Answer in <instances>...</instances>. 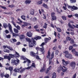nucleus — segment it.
<instances>
[{
  "instance_id": "dca6fc26",
  "label": "nucleus",
  "mask_w": 78,
  "mask_h": 78,
  "mask_svg": "<svg viewBox=\"0 0 78 78\" xmlns=\"http://www.w3.org/2000/svg\"><path fill=\"white\" fill-rule=\"evenodd\" d=\"M31 2V1L30 0H26L25 1V3L27 4H30Z\"/></svg>"
},
{
  "instance_id": "603ef678",
  "label": "nucleus",
  "mask_w": 78,
  "mask_h": 78,
  "mask_svg": "<svg viewBox=\"0 0 78 78\" xmlns=\"http://www.w3.org/2000/svg\"><path fill=\"white\" fill-rule=\"evenodd\" d=\"M76 74L75 73L73 76V78H76Z\"/></svg>"
},
{
  "instance_id": "4468645a",
  "label": "nucleus",
  "mask_w": 78,
  "mask_h": 78,
  "mask_svg": "<svg viewBox=\"0 0 78 78\" xmlns=\"http://www.w3.org/2000/svg\"><path fill=\"white\" fill-rule=\"evenodd\" d=\"M30 14L31 15H34V10L31 9L30 10Z\"/></svg>"
},
{
  "instance_id": "6ab92c4d",
  "label": "nucleus",
  "mask_w": 78,
  "mask_h": 78,
  "mask_svg": "<svg viewBox=\"0 0 78 78\" xmlns=\"http://www.w3.org/2000/svg\"><path fill=\"white\" fill-rule=\"evenodd\" d=\"M25 70V68L23 69L22 68L20 70V73H23Z\"/></svg>"
},
{
  "instance_id": "37998d69",
  "label": "nucleus",
  "mask_w": 78,
  "mask_h": 78,
  "mask_svg": "<svg viewBox=\"0 0 78 78\" xmlns=\"http://www.w3.org/2000/svg\"><path fill=\"white\" fill-rule=\"evenodd\" d=\"M69 41H70V42L71 44H74V43H75L74 41H73V40H69Z\"/></svg>"
},
{
  "instance_id": "1a4fd4ad",
  "label": "nucleus",
  "mask_w": 78,
  "mask_h": 78,
  "mask_svg": "<svg viewBox=\"0 0 78 78\" xmlns=\"http://www.w3.org/2000/svg\"><path fill=\"white\" fill-rule=\"evenodd\" d=\"M70 66L72 69H75V66H76V64H75V62H71Z\"/></svg>"
},
{
  "instance_id": "f03ea898",
  "label": "nucleus",
  "mask_w": 78,
  "mask_h": 78,
  "mask_svg": "<svg viewBox=\"0 0 78 78\" xmlns=\"http://www.w3.org/2000/svg\"><path fill=\"white\" fill-rule=\"evenodd\" d=\"M26 41L29 43V46L30 47H33L34 45H36V41L34 39H26Z\"/></svg>"
},
{
  "instance_id": "de8ad7c7",
  "label": "nucleus",
  "mask_w": 78,
  "mask_h": 78,
  "mask_svg": "<svg viewBox=\"0 0 78 78\" xmlns=\"http://www.w3.org/2000/svg\"><path fill=\"white\" fill-rule=\"evenodd\" d=\"M0 7L2 8V9H6V7H4L3 6H0Z\"/></svg>"
},
{
  "instance_id": "9d476101",
  "label": "nucleus",
  "mask_w": 78,
  "mask_h": 78,
  "mask_svg": "<svg viewBox=\"0 0 78 78\" xmlns=\"http://www.w3.org/2000/svg\"><path fill=\"white\" fill-rule=\"evenodd\" d=\"M55 12H52L51 13V16L52 20H55L56 19V17L55 15Z\"/></svg>"
},
{
  "instance_id": "0eeeda50",
  "label": "nucleus",
  "mask_w": 78,
  "mask_h": 78,
  "mask_svg": "<svg viewBox=\"0 0 78 78\" xmlns=\"http://www.w3.org/2000/svg\"><path fill=\"white\" fill-rule=\"evenodd\" d=\"M45 45V43L43 42L40 45V47H41L42 48H40V51L41 52H42V53H44V45Z\"/></svg>"
},
{
  "instance_id": "338daca9",
  "label": "nucleus",
  "mask_w": 78,
  "mask_h": 78,
  "mask_svg": "<svg viewBox=\"0 0 78 78\" xmlns=\"http://www.w3.org/2000/svg\"><path fill=\"white\" fill-rule=\"evenodd\" d=\"M22 51L25 52V51H26V49L25 48H23Z\"/></svg>"
},
{
  "instance_id": "c9c22d12",
  "label": "nucleus",
  "mask_w": 78,
  "mask_h": 78,
  "mask_svg": "<svg viewBox=\"0 0 78 78\" xmlns=\"http://www.w3.org/2000/svg\"><path fill=\"white\" fill-rule=\"evenodd\" d=\"M15 55L16 56V57H17L18 58V57H19V53H17V52H15Z\"/></svg>"
},
{
  "instance_id": "3c124183",
  "label": "nucleus",
  "mask_w": 78,
  "mask_h": 78,
  "mask_svg": "<svg viewBox=\"0 0 78 78\" xmlns=\"http://www.w3.org/2000/svg\"><path fill=\"white\" fill-rule=\"evenodd\" d=\"M65 54H69V52L67 51H66L63 52Z\"/></svg>"
},
{
  "instance_id": "09e8293b",
  "label": "nucleus",
  "mask_w": 78,
  "mask_h": 78,
  "mask_svg": "<svg viewBox=\"0 0 78 78\" xmlns=\"http://www.w3.org/2000/svg\"><path fill=\"white\" fill-rule=\"evenodd\" d=\"M37 3H39V5H41L42 3V1H38L37 2Z\"/></svg>"
},
{
  "instance_id": "412c9836",
  "label": "nucleus",
  "mask_w": 78,
  "mask_h": 78,
  "mask_svg": "<svg viewBox=\"0 0 78 78\" xmlns=\"http://www.w3.org/2000/svg\"><path fill=\"white\" fill-rule=\"evenodd\" d=\"M51 69V66H50L49 67V68L47 69V70L46 72V73H47L48 72L49 70Z\"/></svg>"
},
{
  "instance_id": "c85d7f7f",
  "label": "nucleus",
  "mask_w": 78,
  "mask_h": 78,
  "mask_svg": "<svg viewBox=\"0 0 78 78\" xmlns=\"http://www.w3.org/2000/svg\"><path fill=\"white\" fill-rule=\"evenodd\" d=\"M3 26L5 29L6 28H7V27H8V25H7V24H6V23H4Z\"/></svg>"
},
{
  "instance_id": "79ce46f5",
  "label": "nucleus",
  "mask_w": 78,
  "mask_h": 78,
  "mask_svg": "<svg viewBox=\"0 0 78 78\" xmlns=\"http://www.w3.org/2000/svg\"><path fill=\"white\" fill-rule=\"evenodd\" d=\"M4 76L5 78H9V75L8 74L4 75Z\"/></svg>"
},
{
  "instance_id": "49530a36",
  "label": "nucleus",
  "mask_w": 78,
  "mask_h": 78,
  "mask_svg": "<svg viewBox=\"0 0 78 78\" xmlns=\"http://www.w3.org/2000/svg\"><path fill=\"white\" fill-rule=\"evenodd\" d=\"M58 53H59V51L58 50H56L55 51V54H56V55H58Z\"/></svg>"
},
{
  "instance_id": "6e6552de",
  "label": "nucleus",
  "mask_w": 78,
  "mask_h": 78,
  "mask_svg": "<svg viewBox=\"0 0 78 78\" xmlns=\"http://www.w3.org/2000/svg\"><path fill=\"white\" fill-rule=\"evenodd\" d=\"M67 6L68 8H71V9H73V10H76L78 9L77 7L75 6L74 5H73V6H72L70 5H68Z\"/></svg>"
},
{
  "instance_id": "7c9ffc66",
  "label": "nucleus",
  "mask_w": 78,
  "mask_h": 78,
  "mask_svg": "<svg viewBox=\"0 0 78 78\" xmlns=\"http://www.w3.org/2000/svg\"><path fill=\"white\" fill-rule=\"evenodd\" d=\"M56 28L58 31V32H61V31H62L61 29H60V28L59 27H56Z\"/></svg>"
},
{
  "instance_id": "5fc2aeb1",
  "label": "nucleus",
  "mask_w": 78,
  "mask_h": 78,
  "mask_svg": "<svg viewBox=\"0 0 78 78\" xmlns=\"http://www.w3.org/2000/svg\"><path fill=\"white\" fill-rule=\"evenodd\" d=\"M5 32V33L6 34H8V33H9V31L8 30H6Z\"/></svg>"
},
{
  "instance_id": "a18cd8bd",
  "label": "nucleus",
  "mask_w": 78,
  "mask_h": 78,
  "mask_svg": "<svg viewBox=\"0 0 78 78\" xmlns=\"http://www.w3.org/2000/svg\"><path fill=\"white\" fill-rule=\"evenodd\" d=\"M16 27V28L18 30H20V27L19 26H17Z\"/></svg>"
},
{
  "instance_id": "423d86ee",
  "label": "nucleus",
  "mask_w": 78,
  "mask_h": 78,
  "mask_svg": "<svg viewBox=\"0 0 78 78\" xmlns=\"http://www.w3.org/2000/svg\"><path fill=\"white\" fill-rule=\"evenodd\" d=\"M11 63L12 65H16V66L19 64V60L17 59L16 60H12Z\"/></svg>"
},
{
  "instance_id": "864d4df0",
  "label": "nucleus",
  "mask_w": 78,
  "mask_h": 78,
  "mask_svg": "<svg viewBox=\"0 0 78 78\" xmlns=\"http://www.w3.org/2000/svg\"><path fill=\"white\" fill-rule=\"evenodd\" d=\"M33 22H35V21H36V20H37V18L36 17H34V18H33Z\"/></svg>"
},
{
  "instance_id": "6e6d98bb",
  "label": "nucleus",
  "mask_w": 78,
  "mask_h": 78,
  "mask_svg": "<svg viewBox=\"0 0 78 78\" xmlns=\"http://www.w3.org/2000/svg\"><path fill=\"white\" fill-rule=\"evenodd\" d=\"M72 48H73V47H72V46H70L69 47V49L70 50H71L72 49Z\"/></svg>"
},
{
  "instance_id": "4c0bfd02",
  "label": "nucleus",
  "mask_w": 78,
  "mask_h": 78,
  "mask_svg": "<svg viewBox=\"0 0 78 78\" xmlns=\"http://www.w3.org/2000/svg\"><path fill=\"white\" fill-rule=\"evenodd\" d=\"M21 18L22 19H23V20H25V16H21Z\"/></svg>"
},
{
  "instance_id": "2eb2a0df",
  "label": "nucleus",
  "mask_w": 78,
  "mask_h": 78,
  "mask_svg": "<svg viewBox=\"0 0 78 78\" xmlns=\"http://www.w3.org/2000/svg\"><path fill=\"white\" fill-rule=\"evenodd\" d=\"M4 59H8V60L10 61L11 60V58L9 56L5 55L4 56Z\"/></svg>"
},
{
  "instance_id": "ea45409f",
  "label": "nucleus",
  "mask_w": 78,
  "mask_h": 78,
  "mask_svg": "<svg viewBox=\"0 0 78 78\" xmlns=\"http://www.w3.org/2000/svg\"><path fill=\"white\" fill-rule=\"evenodd\" d=\"M11 23H12V24L14 26V27H16V23H14V21H12L11 22Z\"/></svg>"
},
{
  "instance_id": "5701e85b",
  "label": "nucleus",
  "mask_w": 78,
  "mask_h": 78,
  "mask_svg": "<svg viewBox=\"0 0 78 78\" xmlns=\"http://www.w3.org/2000/svg\"><path fill=\"white\" fill-rule=\"evenodd\" d=\"M43 6L44 7V8H45L47 9H48V5H47L46 4H45V3L43 4Z\"/></svg>"
},
{
  "instance_id": "4be33fe9",
  "label": "nucleus",
  "mask_w": 78,
  "mask_h": 78,
  "mask_svg": "<svg viewBox=\"0 0 78 78\" xmlns=\"http://www.w3.org/2000/svg\"><path fill=\"white\" fill-rule=\"evenodd\" d=\"M30 55H31V56H34V57L36 56V55H36V54L34 53L33 52H31L30 53Z\"/></svg>"
},
{
  "instance_id": "b1692460",
  "label": "nucleus",
  "mask_w": 78,
  "mask_h": 78,
  "mask_svg": "<svg viewBox=\"0 0 78 78\" xmlns=\"http://www.w3.org/2000/svg\"><path fill=\"white\" fill-rule=\"evenodd\" d=\"M27 25H28V23L26 22H24V24L22 25V27H24L27 26Z\"/></svg>"
},
{
  "instance_id": "9b49d317",
  "label": "nucleus",
  "mask_w": 78,
  "mask_h": 78,
  "mask_svg": "<svg viewBox=\"0 0 78 78\" xmlns=\"http://www.w3.org/2000/svg\"><path fill=\"white\" fill-rule=\"evenodd\" d=\"M65 56L66 58H69L70 59L72 58V55L70 54H66Z\"/></svg>"
},
{
  "instance_id": "58836bf2",
  "label": "nucleus",
  "mask_w": 78,
  "mask_h": 78,
  "mask_svg": "<svg viewBox=\"0 0 78 78\" xmlns=\"http://www.w3.org/2000/svg\"><path fill=\"white\" fill-rule=\"evenodd\" d=\"M62 17L64 20H67V18H66V17L65 16H62Z\"/></svg>"
},
{
  "instance_id": "052dcab7",
  "label": "nucleus",
  "mask_w": 78,
  "mask_h": 78,
  "mask_svg": "<svg viewBox=\"0 0 78 78\" xmlns=\"http://www.w3.org/2000/svg\"><path fill=\"white\" fill-rule=\"evenodd\" d=\"M71 3H75L76 2V0H72Z\"/></svg>"
},
{
  "instance_id": "aec40b11",
  "label": "nucleus",
  "mask_w": 78,
  "mask_h": 78,
  "mask_svg": "<svg viewBox=\"0 0 78 78\" xmlns=\"http://www.w3.org/2000/svg\"><path fill=\"white\" fill-rule=\"evenodd\" d=\"M34 39H41V37L37 36V37H34Z\"/></svg>"
},
{
  "instance_id": "0e129e2a",
  "label": "nucleus",
  "mask_w": 78,
  "mask_h": 78,
  "mask_svg": "<svg viewBox=\"0 0 78 78\" xmlns=\"http://www.w3.org/2000/svg\"><path fill=\"white\" fill-rule=\"evenodd\" d=\"M66 39H71V38L67 36L66 38Z\"/></svg>"
},
{
  "instance_id": "69168bd1",
  "label": "nucleus",
  "mask_w": 78,
  "mask_h": 78,
  "mask_svg": "<svg viewBox=\"0 0 78 78\" xmlns=\"http://www.w3.org/2000/svg\"><path fill=\"white\" fill-rule=\"evenodd\" d=\"M34 28H35V29L37 28H38V26H37V25H36V26H35L34 27Z\"/></svg>"
},
{
  "instance_id": "2f4dec72",
  "label": "nucleus",
  "mask_w": 78,
  "mask_h": 78,
  "mask_svg": "<svg viewBox=\"0 0 78 78\" xmlns=\"http://www.w3.org/2000/svg\"><path fill=\"white\" fill-rule=\"evenodd\" d=\"M45 70V69L44 67H43L42 68H41V69L40 70V72H42L44 71Z\"/></svg>"
},
{
  "instance_id": "39448f33",
  "label": "nucleus",
  "mask_w": 78,
  "mask_h": 78,
  "mask_svg": "<svg viewBox=\"0 0 78 78\" xmlns=\"http://www.w3.org/2000/svg\"><path fill=\"white\" fill-rule=\"evenodd\" d=\"M21 59H23V60H26L28 62L27 64V67H29L30 66V63H31V61L30 60H28L27 58H25V57L23 56H21Z\"/></svg>"
},
{
  "instance_id": "473e14b6",
  "label": "nucleus",
  "mask_w": 78,
  "mask_h": 78,
  "mask_svg": "<svg viewBox=\"0 0 78 78\" xmlns=\"http://www.w3.org/2000/svg\"><path fill=\"white\" fill-rule=\"evenodd\" d=\"M9 70L10 71L11 75V71L13 70V68H12V67H10L9 68Z\"/></svg>"
},
{
  "instance_id": "680f3d73",
  "label": "nucleus",
  "mask_w": 78,
  "mask_h": 78,
  "mask_svg": "<svg viewBox=\"0 0 78 78\" xmlns=\"http://www.w3.org/2000/svg\"><path fill=\"white\" fill-rule=\"evenodd\" d=\"M43 16H44L43 18L44 19H46V16H45V15L44 14H43Z\"/></svg>"
},
{
  "instance_id": "a19ab883",
  "label": "nucleus",
  "mask_w": 78,
  "mask_h": 78,
  "mask_svg": "<svg viewBox=\"0 0 78 78\" xmlns=\"http://www.w3.org/2000/svg\"><path fill=\"white\" fill-rule=\"evenodd\" d=\"M4 52H7V53H9V51L7 49H5L4 50Z\"/></svg>"
},
{
  "instance_id": "393cba45",
  "label": "nucleus",
  "mask_w": 78,
  "mask_h": 78,
  "mask_svg": "<svg viewBox=\"0 0 78 78\" xmlns=\"http://www.w3.org/2000/svg\"><path fill=\"white\" fill-rule=\"evenodd\" d=\"M7 48L9 49L10 50H11V51H12V50H13V49H12V48L10 47V46H7Z\"/></svg>"
},
{
  "instance_id": "c03bdc74",
  "label": "nucleus",
  "mask_w": 78,
  "mask_h": 78,
  "mask_svg": "<svg viewBox=\"0 0 78 78\" xmlns=\"http://www.w3.org/2000/svg\"><path fill=\"white\" fill-rule=\"evenodd\" d=\"M73 27H74V28H78V25H76V26H75L74 24H72Z\"/></svg>"
},
{
  "instance_id": "72a5a7b5",
  "label": "nucleus",
  "mask_w": 78,
  "mask_h": 78,
  "mask_svg": "<svg viewBox=\"0 0 78 78\" xmlns=\"http://www.w3.org/2000/svg\"><path fill=\"white\" fill-rule=\"evenodd\" d=\"M52 78H56V73H53Z\"/></svg>"
},
{
  "instance_id": "bf43d9fd",
  "label": "nucleus",
  "mask_w": 78,
  "mask_h": 78,
  "mask_svg": "<svg viewBox=\"0 0 78 78\" xmlns=\"http://www.w3.org/2000/svg\"><path fill=\"white\" fill-rule=\"evenodd\" d=\"M68 17L69 18H71V17H73V15H68Z\"/></svg>"
},
{
  "instance_id": "8fccbe9b",
  "label": "nucleus",
  "mask_w": 78,
  "mask_h": 78,
  "mask_svg": "<svg viewBox=\"0 0 78 78\" xmlns=\"http://www.w3.org/2000/svg\"><path fill=\"white\" fill-rule=\"evenodd\" d=\"M6 37L8 39V38L10 39V38L11 37V35H7Z\"/></svg>"
},
{
  "instance_id": "774afa93",
  "label": "nucleus",
  "mask_w": 78,
  "mask_h": 78,
  "mask_svg": "<svg viewBox=\"0 0 78 78\" xmlns=\"http://www.w3.org/2000/svg\"><path fill=\"white\" fill-rule=\"evenodd\" d=\"M73 46L74 47H78V45H77L76 44H74L73 45Z\"/></svg>"
},
{
  "instance_id": "c756f323",
  "label": "nucleus",
  "mask_w": 78,
  "mask_h": 78,
  "mask_svg": "<svg viewBox=\"0 0 78 78\" xmlns=\"http://www.w3.org/2000/svg\"><path fill=\"white\" fill-rule=\"evenodd\" d=\"M17 40L16 39H11L10 40V42L12 43H14V42H16Z\"/></svg>"
},
{
  "instance_id": "f704fd0d",
  "label": "nucleus",
  "mask_w": 78,
  "mask_h": 78,
  "mask_svg": "<svg viewBox=\"0 0 78 78\" xmlns=\"http://www.w3.org/2000/svg\"><path fill=\"white\" fill-rule=\"evenodd\" d=\"M36 58L37 59H38L39 60H41V59L39 58V56L38 55H35Z\"/></svg>"
},
{
  "instance_id": "a211bd4d",
  "label": "nucleus",
  "mask_w": 78,
  "mask_h": 78,
  "mask_svg": "<svg viewBox=\"0 0 78 78\" xmlns=\"http://www.w3.org/2000/svg\"><path fill=\"white\" fill-rule=\"evenodd\" d=\"M27 36H28V37H31V36H32V34L31 32H27Z\"/></svg>"
},
{
  "instance_id": "bb28decb",
  "label": "nucleus",
  "mask_w": 78,
  "mask_h": 78,
  "mask_svg": "<svg viewBox=\"0 0 78 78\" xmlns=\"http://www.w3.org/2000/svg\"><path fill=\"white\" fill-rule=\"evenodd\" d=\"M68 26L69 28H72V29H74V28L72 27V26L70 24V23H68Z\"/></svg>"
},
{
  "instance_id": "e2e57ef3",
  "label": "nucleus",
  "mask_w": 78,
  "mask_h": 78,
  "mask_svg": "<svg viewBox=\"0 0 78 78\" xmlns=\"http://www.w3.org/2000/svg\"><path fill=\"white\" fill-rule=\"evenodd\" d=\"M20 42H18L16 44V45H20Z\"/></svg>"
},
{
  "instance_id": "cd10ccee",
  "label": "nucleus",
  "mask_w": 78,
  "mask_h": 78,
  "mask_svg": "<svg viewBox=\"0 0 78 78\" xmlns=\"http://www.w3.org/2000/svg\"><path fill=\"white\" fill-rule=\"evenodd\" d=\"M32 68V66H28L27 67L25 68V70H30V69H31Z\"/></svg>"
},
{
  "instance_id": "7ed1b4c3",
  "label": "nucleus",
  "mask_w": 78,
  "mask_h": 78,
  "mask_svg": "<svg viewBox=\"0 0 78 78\" xmlns=\"http://www.w3.org/2000/svg\"><path fill=\"white\" fill-rule=\"evenodd\" d=\"M8 25H9V30H10V32L11 33H12V35L13 36L16 37V36H17V35L15 34L14 33H13V31H12V26H11V25L10 24V23H9L8 24Z\"/></svg>"
},
{
  "instance_id": "13d9d810",
  "label": "nucleus",
  "mask_w": 78,
  "mask_h": 78,
  "mask_svg": "<svg viewBox=\"0 0 78 78\" xmlns=\"http://www.w3.org/2000/svg\"><path fill=\"white\" fill-rule=\"evenodd\" d=\"M40 48H39V47H37L36 48V50H37V51H38V50H39L40 49V50H41V49H40Z\"/></svg>"
},
{
  "instance_id": "20e7f679",
  "label": "nucleus",
  "mask_w": 78,
  "mask_h": 78,
  "mask_svg": "<svg viewBox=\"0 0 78 78\" xmlns=\"http://www.w3.org/2000/svg\"><path fill=\"white\" fill-rule=\"evenodd\" d=\"M60 69L61 70H62L63 72L65 73L67 71L68 69L66 67L64 66H62L61 65H60Z\"/></svg>"
},
{
  "instance_id": "4d7b16f0",
  "label": "nucleus",
  "mask_w": 78,
  "mask_h": 78,
  "mask_svg": "<svg viewBox=\"0 0 78 78\" xmlns=\"http://www.w3.org/2000/svg\"><path fill=\"white\" fill-rule=\"evenodd\" d=\"M32 67H35V64H34V63H33L32 64V65L31 66Z\"/></svg>"
},
{
  "instance_id": "a878e982",
  "label": "nucleus",
  "mask_w": 78,
  "mask_h": 78,
  "mask_svg": "<svg viewBox=\"0 0 78 78\" xmlns=\"http://www.w3.org/2000/svg\"><path fill=\"white\" fill-rule=\"evenodd\" d=\"M14 31L16 33H19V30L16 28L14 29Z\"/></svg>"
},
{
  "instance_id": "f257e3e1",
  "label": "nucleus",
  "mask_w": 78,
  "mask_h": 78,
  "mask_svg": "<svg viewBox=\"0 0 78 78\" xmlns=\"http://www.w3.org/2000/svg\"><path fill=\"white\" fill-rule=\"evenodd\" d=\"M54 51L52 52V54L50 57V52L49 51L48 52V55H47L46 58L47 59H49V64H51V60L53 58H54Z\"/></svg>"
},
{
  "instance_id": "f3484780",
  "label": "nucleus",
  "mask_w": 78,
  "mask_h": 78,
  "mask_svg": "<svg viewBox=\"0 0 78 78\" xmlns=\"http://www.w3.org/2000/svg\"><path fill=\"white\" fill-rule=\"evenodd\" d=\"M25 37V36L23 35H21L20 36V39H23Z\"/></svg>"
},
{
  "instance_id": "e433bc0d",
  "label": "nucleus",
  "mask_w": 78,
  "mask_h": 78,
  "mask_svg": "<svg viewBox=\"0 0 78 78\" xmlns=\"http://www.w3.org/2000/svg\"><path fill=\"white\" fill-rule=\"evenodd\" d=\"M9 56L10 58V59L11 58H13V57H14V55H12V54H9Z\"/></svg>"
},
{
  "instance_id": "f8f14e48",
  "label": "nucleus",
  "mask_w": 78,
  "mask_h": 78,
  "mask_svg": "<svg viewBox=\"0 0 78 78\" xmlns=\"http://www.w3.org/2000/svg\"><path fill=\"white\" fill-rule=\"evenodd\" d=\"M22 69V67H20V69L19 68H16L15 69H14V72H15L19 73L20 72V70H21Z\"/></svg>"
},
{
  "instance_id": "ddd939ff",
  "label": "nucleus",
  "mask_w": 78,
  "mask_h": 78,
  "mask_svg": "<svg viewBox=\"0 0 78 78\" xmlns=\"http://www.w3.org/2000/svg\"><path fill=\"white\" fill-rule=\"evenodd\" d=\"M62 62L63 64V65H65V66L69 64V61H66L64 60H62Z\"/></svg>"
}]
</instances>
